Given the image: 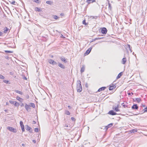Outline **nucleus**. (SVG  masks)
I'll return each instance as SVG.
<instances>
[{
  "label": "nucleus",
  "instance_id": "1",
  "mask_svg": "<svg viewBox=\"0 0 147 147\" xmlns=\"http://www.w3.org/2000/svg\"><path fill=\"white\" fill-rule=\"evenodd\" d=\"M79 82L80 83L77 85V90L78 92H80L82 91V88L81 82L80 81Z\"/></svg>",
  "mask_w": 147,
  "mask_h": 147
},
{
  "label": "nucleus",
  "instance_id": "2",
  "mask_svg": "<svg viewBox=\"0 0 147 147\" xmlns=\"http://www.w3.org/2000/svg\"><path fill=\"white\" fill-rule=\"evenodd\" d=\"M119 105L118 104L117 106L114 107H113V109L116 112H119L120 111L119 108L120 107Z\"/></svg>",
  "mask_w": 147,
  "mask_h": 147
},
{
  "label": "nucleus",
  "instance_id": "3",
  "mask_svg": "<svg viewBox=\"0 0 147 147\" xmlns=\"http://www.w3.org/2000/svg\"><path fill=\"white\" fill-rule=\"evenodd\" d=\"M107 31V29L105 28H101V32L103 34H106Z\"/></svg>",
  "mask_w": 147,
  "mask_h": 147
},
{
  "label": "nucleus",
  "instance_id": "4",
  "mask_svg": "<svg viewBox=\"0 0 147 147\" xmlns=\"http://www.w3.org/2000/svg\"><path fill=\"white\" fill-rule=\"evenodd\" d=\"M116 87L115 85L111 84L109 87V90H112L115 89Z\"/></svg>",
  "mask_w": 147,
  "mask_h": 147
},
{
  "label": "nucleus",
  "instance_id": "5",
  "mask_svg": "<svg viewBox=\"0 0 147 147\" xmlns=\"http://www.w3.org/2000/svg\"><path fill=\"white\" fill-rule=\"evenodd\" d=\"M108 114L112 115H114L117 114V113L113 110H111L109 111V112Z\"/></svg>",
  "mask_w": 147,
  "mask_h": 147
},
{
  "label": "nucleus",
  "instance_id": "6",
  "mask_svg": "<svg viewBox=\"0 0 147 147\" xmlns=\"http://www.w3.org/2000/svg\"><path fill=\"white\" fill-rule=\"evenodd\" d=\"M10 103L16 106H18L19 105V103L16 101H10Z\"/></svg>",
  "mask_w": 147,
  "mask_h": 147
},
{
  "label": "nucleus",
  "instance_id": "7",
  "mask_svg": "<svg viewBox=\"0 0 147 147\" xmlns=\"http://www.w3.org/2000/svg\"><path fill=\"white\" fill-rule=\"evenodd\" d=\"M48 62L49 63L52 65L57 64L56 62L52 59H49L48 60Z\"/></svg>",
  "mask_w": 147,
  "mask_h": 147
},
{
  "label": "nucleus",
  "instance_id": "8",
  "mask_svg": "<svg viewBox=\"0 0 147 147\" xmlns=\"http://www.w3.org/2000/svg\"><path fill=\"white\" fill-rule=\"evenodd\" d=\"M92 48H89L86 52L85 53H84V55L85 56L88 55L91 51V50H92Z\"/></svg>",
  "mask_w": 147,
  "mask_h": 147
},
{
  "label": "nucleus",
  "instance_id": "9",
  "mask_svg": "<svg viewBox=\"0 0 147 147\" xmlns=\"http://www.w3.org/2000/svg\"><path fill=\"white\" fill-rule=\"evenodd\" d=\"M10 131L16 133L17 131L16 129L12 127H10Z\"/></svg>",
  "mask_w": 147,
  "mask_h": 147
},
{
  "label": "nucleus",
  "instance_id": "10",
  "mask_svg": "<svg viewBox=\"0 0 147 147\" xmlns=\"http://www.w3.org/2000/svg\"><path fill=\"white\" fill-rule=\"evenodd\" d=\"M122 105L124 108H128V103L126 102L125 104L124 103H122Z\"/></svg>",
  "mask_w": 147,
  "mask_h": 147
},
{
  "label": "nucleus",
  "instance_id": "11",
  "mask_svg": "<svg viewBox=\"0 0 147 147\" xmlns=\"http://www.w3.org/2000/svg\"><path fill=\"white\" fill-rule=\"evenodd\" d=\"M138 107L137 106V104H135L133 105V106L131 108L132 109H138Z\"/></svg>",
  "mask_w": 147,
  "mask_h": 147
},
{
  "label": "nucleus",
  "instance_id": "12",
  "mask_svg": "<svg viewBox=\"0 0 147 147\" xmlns=\"http://www.w3.org/2000/svg\"><path fill=\"white\" fill-rule=\"evenodd\" d=\"M106 88V87H101L98 89V92H100L101 91L104 90Z\"/></svg>",
  "mask_w": 147,
  "mask_h": 147
},
{
  "label": "nucleus",
  "instance_id": "13",
  "mask_svg": "<svg viewBox=\"0 0 147 147\" xmlns=\"http://www.w3.org/2000/svg\"><path fill=\"white\" fill-rule=\"evenodd\" d=\"M96 1L95 0H87L86 2L88 3V4H89L91 2L92 3Z\"/></svg>",
  "mask_w": 147,
  "mask_h": 147
},
{
  "label": "nucleus",
  "instance_id": "14",
  "mask_svg": "<svg viewBox=\"0 0 147 147\" xmlns=\"http://www.w3.org/2000/svg\"><path fill=\"white\" fill-rule=\"evenodd\" d=\"M141 101V100L140 98H135V100H134V101H136L138 103L140 102Z\"/></svg>",
  "mask_w": 147,
  "mask_h": 147
},
{
  "label": "nucleus",
  "instance_id": "15",
  "mask_svg": "<svg viewBox=\"0 0 147 147\" xmlns=\"http://www.w3.org/2000/svg\"><path fill=\"white\" fill-rule=\"evenodd\" d=\"M16 98L20 102H22L23 101V99L21 98L19 96H17Z\"/></svg>",
  "mask_w": 147,
  "mask_h": 147
},
{
  "label": "nucleus",
  "instance_id": "16",
  "mask_svg": "<svg viewBox=\"0 0 147 147\" xmlns=\"http://www.w3.org/2000/svg\"><path fill=\"white\" fill-rule=\"evenodd\" d=\"M122 75H123V72H121L120 73L118 74V76H117V78H116L117 79H118L120 78L121 77V76H122Z\"/></svg>",
  "mask_w": 147,
  "mask_h": 147
},
{
  "label": "nucleus",
  "instance_id": "17",
  "mask_svg": "<svg viewBox=\"0 0 147 147\" xmlns=\"http://www.w3.org/2000/svg\"><path fill=\"white\" fill-rule=\"evenodd\" d=\"M10 3L12 5H15L16 3L14 0H10Z\"/></svg>",
  "mask_w": 147,
  "mask_h": 147
},
{
  "label": "nucleus",
  "instance_id": "18",
  "mask_svg": "<svg viewBox=\"0 0 147 147\" xmlns=\"http://www.w3.org/2000/svg\"><path fill=\"white\" fill-rule=\"evenodd\" d=\"M126 61V58H124L122 59V63L123 64H125Z\"/></svg>",
  "mask_w": 147,
  "mask_h": 147
},
{
  "label": "nucleus",
  "instance_id": "19",
  "mask_svg": "<svg viewBox=\"0 0 147 147\" xmlns=\"http://www.w3.org/2000/svg\"><path fill=\"white\" fill-rule=\"evenodd\" d=\"M59 67L63 69L65 68V66L61 63H59L58 64Z\"/></svg>",
  "mask_w": 147,
  "mask_h": 147
},
{
  "label": "nucleus",
  "instance_id": "20",
  "mask_svg": "<svg viewBox=\"0 0 147 147\" xmlns=\"http://www.w3.org/2000/svg\"><path fill=\"white\" fill-rule=\"evenodd\" d=\"M25 107L27 111H28V110L30 109V106L27 105V104H26V105H25Z\"/></svg>",
  "mask_w": 147,
  "mask_h": 147
},
{
  "label": "nucleus",
  "instance_id": "21",
  "mask_svg": "<svg viewBox=\"0 0 147 147\" xmlns=\"http://www.w3.org/2000/svg\"><path fill=\"white\" fill-rule=\"evenodd\" d=\"M60 59L62 61H63L65 63H66V62H67L66 60V59H65V58L64 57H61L60 58Z\"/></svg>",
  "mask_w": 147,
  "mask_h": 147
},
{
  "label": "nucleus",
  "instance_id": "22",
  "mask_svg": "<svg viewBox=\"0 0 147 147\" xmlns=\"http://www.w3.org/2000/svg\"><path fill=\"white\" fill-rule=\"evenodd\" d=\"M113 125V123H110L108 124L107 126H106V128L108 129L110 127H111Z\"/></svg>",
  "mask_w": 147,
  "mask_h": 147
},
{
  "label": "nucleus",
  "instance_id": "23",
  "mask_svg": "<svg viewBox=\"0 0 147 147\" xmlns=\"http://www.w3.org/2000/svg\"><path fill=\"white\" fill-rule=\"evenodd\" d=\"M15 92L16 93H18L21 95H22L23 94V93L22 92H21L20 91H19V90H15Z\"/></svg>",
  "mask_w": 147,
  "mask_h": 147
},
{
  "label": "nucleus",
  "instance_id": "24",
  "mask_svg": "<svg viewBox=\"0 0 147 147\" xmlns=\"http://www.w3.org/2000/svg\"><path fill=\"white\" fill-rule=\"evenodd\" d=\"M137 129H132L130 131L131 133H132V132H137Z\"/></svg>",
  "mask_w": 147,
  "mask_h": 147
},
{
  "label": "nucleus",
  "instance_id": "25",
  "mask_svg": "<svg viewBox=\"0 0 147 147\" xmlns=\"http://www.w3.org/2000/svg\"><path fill=\"white\" fill-rule=\"evenodd\" d=\"M35 10L37 11H41L40 9L37 7L35 8Z\"/></svg>",
  "mask_w": 147,
  "mask_h": 147
},
{
  "label": "nucleus",
  "instance_id": "26",
  "mask_svg": "<svg viewBox=\"0 0 147 147\" xmlns=\"http://www.w3.org/2000/svg\"><path fill=\"white\" fill-rule=\"evenodd\" d=\"M46 3L47 4L51 5L53 3V2L51 1H46Z\"/></svg>",
  "mask_w": 147,
  "mask_h": 147
},
{
  "label": "nucleus",
  "instance_id": "27",
  "mask_svg": "<svg viewBox=\"0 0 147 147\" xmlns=\"http://www.w3.org/2000/svg\"><path fill=\"white\" fill-rule=\"evenodd\" d=\"M65 113L67 115H70V113L68 111L66 110L65 112Z\"/></svg>",
  "mask_w": 147,
  "mask_h": 147
},
{
  "label": "nucleus",
  "instance_id": "28",
  "mask_svg": "<svg viewBox=\"0 0 147 147\" xmlns=\"http://www.w3.org/2000/svg\"><path fill=\"white\" fill-rule=\"evenodd\" d=\"M21 127L22 131H24L25 130L24 125H22V126H21Z\"/></svg>",
  "mask_w": 147,
  "mask_h": 147
},
{
  "label": "nucleus",
  "instance_id": "29",
  "mask_svg": "<svg viewBox=\"0 0 147 147\" xmlns=\"http://www.w3.org/2000/svg\"><path fill=\"white\" fill-rule=\"evenodd\" d=\"M82 23L83 24L85 25H86L87 24L86 22V20L85 19L83 20L82 22Z\"/></svg>",
  "mask_w": 147,
  "mask_h": 147
},
{
  "label": "nucleus",
  "instance_id": "30",
  "mask_svg": "<svg viewBox=\"0 0 147 147\" xmlns=\"http://www.w3.org/2000/svg\"><path fill=\"white\" fill-rule=\"evenodd\" d=\"M31 129V128L29 126H28L26 128V130L28 131H30Z\"/></svg>",
  "mask_w": 147,
  "mask_h": 147
},
{
  "label": "nucleus",
  "instance_id": "31",
  "mask_svg": "<svg viewBox=\"0 0 147 147\" xmlns=\"http://www.w3.org/2000/svg\"><path fill=\"white\" fill-rule=\"evenodd\" d=\"M53 18L55 19H56V20H57V19L58 18V17L56 16V15H55V16H53Z\"/></svg>",
  "mask_w": 147,
  "mask_h": 147
},
{
  "label": "nucleus",
  "instance_id": "32",
  "mask_svg": "<svg viewBox=\"0 0 147 147\" xmlns=\"http://www.w3.org/2000/svg\"><path fill=\"white\" fill-rule=\"evenodd\" d=\"M4 78V76L0 74V79H3Z\"/></svg>",
  "mask_w": 147,
  "mask_h": 147
},
{
  "label": "nucleus",
  "instance_id": "33",
  "mask_svg": "<svg viewBox=\"0 0 147 147\" xmlns=\"http://www.w3.org/2000/svg\"><path fill=\"white\" fill-rule=\"evenodd\" d=\"M20 124L21 127L22 126V125H24L23 124V122L22 121H20Z\"/></svg>",
  "mask_w": 147,
  "mask_h": 147
},
{
  "label": "nucleus",
  "instance_id": "34",
  "mask_svg": "<svg viewBox=\"0 0 147 147\" xmlns=\"http://www.w3.org/2000/svg\"><path fill=\"white\" fill-rule=\"evenodd\" d=\"M84 67L82 68L81 69V72H83L84 71Z\"/></svg>",
  "mask_w": 147,
  "mask_h": 147
},
{
  "label": "nucleus",
  "instance_id": "35",
  "mask_svg": "<svg viewBox=\"0 0 147 147\" xmlns=\"http://www.w3.org/2000/svg\"><path fill=\"white\" fill-rule=\"evenodd\" d=\"M34 131L36 132H38V129L37 128H35Z\"/></svg>",
  "mask_w": 147,
  "mask_h": 147
},
{
  "label": "nucleus",
  "instance_id": "36",
  "mask_svg": "<svg viewBox=\"0 0 147 147\" xmlns=\"http://www.w3.org/2000/svg\"><path fill=\"white\" fill-rule=\"evenodd\" d=\"M33 1L34 2L37 3H39V0H33Z\"/></svg>",
  "mask_w": 147,
  "mask_h": 147
},
{
  "label": "nucleus",
  "instance_id": "37",
  "mask_svg": "<svg viewBox=\"0 0 147 147\" xmlns=\"http://www.w3.org/2000/svg\"><path fill=\"white\" fill-rule=\"evenodd\" d=\"M127 46L129 48V50H130V51H131V49H130V45H127Z\"/></svg>",
  "mask_w": 147,
  "mask_h": 147
},
{
  "label": "nucleus",
  "instance_id": "38",
  "mask_svg": "<svg viewBox=\"0 0 147 147\" xmlns=\"http://www.w3.org/2000/svg\"><path fill=\"white\" fill-rule=\"evenodd\" d=\"M144 112H147V107L145 108L144 109Z\"/></svg>",
  "mask_w": 147,
  "mask_h": 147
},
{
  "label": "nucleus",
  "instance_id": "39",
  "mask_svg": "<svg viewBox=\"0 0 147 147\" xmlns=\"http://www.w3.org/2000/svg\"><path fill=\"white\" fill-rule=\"evenodd\" d=\"M3 82L5 83H7L8 82V81L6 80H3Z\"/></svg>",
  "mask_w": 147,
  "mask_h": 147
},
{
  "label": "nucleus",
  "instance_id": "40",
  "mask_svg": "<svg viewBox=\"0 0 147 147\" xmlns=\"http://www.w3.org/2000/svg\"><path fill=\"white\" fill-rule=\"evenodd\" d=\"M101 38H99V37L96 38H95V40L100 39H101Z\"/></svg>",
  "mask_w": 147,
  "mask_h": 147
},
{
  "label": "nucleus",
  "instance_id": "41",
  "mask_svg": "<svg viewBox=\"0 0 147 147\" xmlns=\"http://www.w3.org/2000/svg\"><path fill=\"white\" fill-rule=\"evenodd\" d=\"M71 119H72V120H73V121H75V119L74 118V117H72L71 118Z\"/></svg>",
  "mask_w": 147,
  "mask_h": 147
},
{
  "label": "nucleus",
  "instance_id": "42",
  "mask_svg": "<svg viewBox=\"0 0 147 147\" xmlns=\"http://www.w3.org/2000/svg\"><path fill=\"white\" fill-rule=\"evenodd\" d=\"M8 28H6V30H4V33H5V32H6L7 31H8Z\"/></svg>",
  "mask_w": 147,
  "mask_h": 147
},
{
  "label": "nucleus",
  "instance_id": "43",
  "mask_svg": "<svg viewBox=\"0 0 147 147\" xmlns=\"http://www.w3.org/2000/svg\"><path fill=\"white\" fill-rule=\"evenodd\" d=\"M5 51L6 53H9V51Z\"/></svg>",
  "mask_w": 147,
  "mask_h": 147
},
{
  "label": "nucleus",
  "instance_id": "44",
  "mask_svg": "<svg viewBox=\"0 0 147 147\" xmlns=\"http://www.w3.org/2000/svg\"><path fill=\"white\" fill-rule=\"evenodd\" d=\"M5 58L7 59H8L9 57L8 56H6L5 57Z\"/></svg>",
  "mask_w": 147,
  "mask_h": 147
},
{
  "label": "nucleus",
  "instance_id": "45",
  "mask_svg": "<svg viewBox=\"0 0 147 147\" xmlns=\"http://www.w3.org/2000/svg\"><path fill=\"white\" fill-rule=\"evenodd\" d=\"M21 107H23L24 106V105L23 103H22L21 104Z\"/></svg>",
  "mask_w": 147,
  "mask_h": 147
},
{
  "label": "nucleus",
  "instance_id": "46",
  "mask_svg": "<svg viewBox=\"0 0 147 147\" xmlns=\"http://www.w3.org/2000/svg\"><path fill=\"white\" fill-rule=\"evenodd\" d=\"M2 34V33L1 32H0V36H1Z\"/></svg>",
  "mask_w": 147,
  "mask_h": 147
},
{
  "label": "nucleus",
  "instance_id": "47",
  "mask_svg": "<svg viewBox=\"0 0 147 147\" xmlns=\"http://www.w3.org/2000/svg\"><path fill=\"white\" fill-rule=\"evenodd\" d=\"M7 129L8 130H9V127H7Z\"/></svg>",
  "mask_w": 147,
  "mask_h": 147
},
{
  "label": "nucleus",
  "instance_id": "48",
  "mask_svg": "<svg viewBox=\"0 0 147 147\" xmlns=\"http://www.w3.org/2000/svg\"><path fill=\"white\" fill-rule=\"evenodd\" d=\"M131 94V93H128V94L129 95H130Z\"/></svg>",
  "mask_w": 147,
  "mask_h": 147
},
{
  "label": "nucleus",
  "instance_id": "49",
  "mask_svg": "<svg viewBox=\"0 0 147 147\" xmlns=\"http://www.w3.org/2000/svg\"><path fill=\"white\" fill-rule=\"evenodd\" d=\"M63 13H61V16H63Z\"/></svg>",
  "mask_w": 147,
  "mask_h": 147
},
{
  "label": "nucleus",
  "instance_id": "50",
  "mask_svg": "<svg viewBox=\"0 0 147 147\" xmlns=\"http://www.w3.org/2000/svg\"><path fill=\"white\" fill-rule=\"evenodd\" d=\"M33 122H34V123H36V122L34 121H33Z\"/></svg>",
  "mask_w": 147,
  "mask_h": 147
},
{
  "label": "nucleus",
  "instance_id": "51",
  "mask_svg": "<svg viewBox=\"0 0 147 147\" xmlns=\"http://www.w3.org/2000/svg\"><path fill=\"white\" fill-rule=\"evenodd\" d=\"M7 110H5V111L6 112H7Z\"/></svg>",
  "mask_w": 147,
  "mask_h": 147
},
{
  "label": "nucleus",
  "instance_id": "52",
  "mask_svg": "<svg viewBox=\"0 0 147 147\" xmlns=\"http://www.w3.org/2000/svg\"><path fill=\"white\" fill-rule=\"evenodd\" d=\"M22 146H24L25 145H24V144H22Z\"/></svg>",
  "mask_w": 147,
  "mask_h": 147
},
{
  "label": "nucleus",
  "instance_id": "53",
  "mask_svg": "<svg viewBox=\"0 0 147 147\" xmlns=\"http://www.w3.org/2000/svg\"><path fill=\"white\" fill-rule=\"evenodd\" d=\"M131 94H132V95H133V92H131Z\"/></svg>",
  "mask_w": 147,
  "mask_h": 147
},
{
  "label": "nucleus",
  "instance_id": "54",
  "mask_svg": "<svg viewBox=\"0 0 147 147\" xmlns=\"http://www.w3.org/2000/svg\"><path fill=\"white\" fill-rule=\"evenodd\" d=\"M7 104H8L7 102H6V105H7Z\"/></svg>",
  "mask_w": 147,
  "mask_h": 147
},
{
  "label": "nucleus",
  "instance_id": "55",
  "mask_svg": "<svg viewBox=\"0 0 147 147\" xmlns=\"http://www.w3.org/2000/svg\"><path fill=\"white\" fill-rule=\"evenodd\" d=\"M51 57H53V55H52V56H51Z\"/></svg>",
  "mask_w": 147,
  "mask_h": 147
}]
</instances>
